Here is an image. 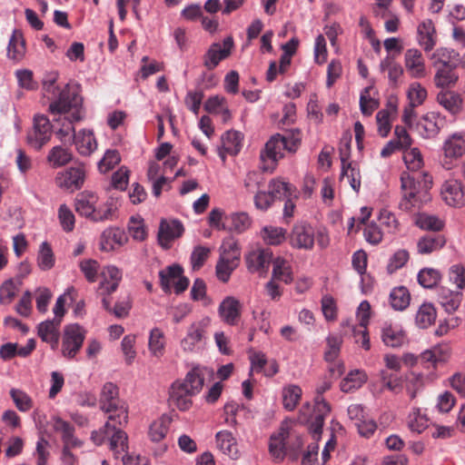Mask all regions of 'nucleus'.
Instances as JSON below:
<instances>
[{"label": "nucleus", "mask_w": 465, "mask_h": 465, "mask_svg": "<svg viewBox=\"0 0 465 465\" xmlns=\"http://www.w3.org/2000/svg\"><path fill=\"white\" fill-rule=\"evenodd\" d=\"M301 141V132L297 129L272 135L260 154L262 169L265 172H272L278 161L283 157V152L295 153Z\"/></svg>", "instance_id": "obj_1"}, {"label": "nucleus", "mask_w": 465, "mask_h": 465, "mask_svg": "<svg viewBox=\"0 0 465 465\" xmlns=\"http://www.w3.org/2000/svg\"><path fill=\"white\" fill-rule=\"evenodd\" d=\"M101 410L108 414V420L123 426L127 423L128 411L124 401L119 398L118 387L113 382H106L101 391L99 399Z\"/></svg>", "instance_id": "obj_2"}, {"label": "nucleus", "mask_w": 465, "mask_h": 465, "mask_svg": "<svg viewBox=\"0 0 465 465\" xmlns=\"http://www.w3.org/2000/svg\"><path fill=\"white\" fill-rule=\"evenodd\" d=\"M75 211L94 222L112 220L115 208L112 203L98 204V196L91 192H83L75 199Z\"/></svg>", "instance_id": "obj_3"}, {"label": "nucleus", "mask_w": 465, "mask_h": 465, "mask_svg": "<svg viewBox=\"0 0 465 465\" xmlns=\"http://www.w3.org/2000/svg\"><path fill=\"white\" fill-rule=\"evenodd\" d=\"M118 423L107 420L104 427L98 430L92 432L91 439L96 445L104 443L105 439L110 440V449L114 452L116 459L126 454L127 450V435L120 428Z\"/></svg>", "instance_id": "obj_4"}, {"label": "nucleus", "mask_w": 465, "mask_h": 465, "mask_svg": "<svg viewBox=\"0 0 465 465\" xmlns=\"http://www.w3.org/2000/svg\"><path fill=\"white\" fill-rule=\"evenodd\" d=\"M420 184L416 182V178L408 173H402L401 175V188L402 191V199L400 203L401 209L410 212L415 208H420L422 204L430 200L426 191L420 189Z\"/></svg>", "instance_id": "obj_5"}, {"label": "nucleus", "mask_w": 465, "mask_h": 465, "mask_svg": "<svg viewBox=\"0 0 465 465\" xmlns=\"http://www.w3.org/2000/svg\"><path fill=\"white\" fill-rule=\"evenodd\" d=\"M81 104L82 98L77 90L66 84L59 93L58 98L49 104V111L54 114H65L72 109H77ZM81 118L79 111L76 110L72 114L70 123L78 122Z\"/></svg>", "instance_id": "obj_6"}, {"label": "nucleus", "mask_w": 465, "mask_h": 465, "mask_svg": "<svg viewBox=\"0 0 465 465\" xmlns=\"http://www.w3.org/2000/svg\"><path fill=\"white\" fill-rule=\"evenodd\" d=\"M441 165L446 170L453 168L455 162L465 154V131L452 133L442 143Z\"/></svg>", "instance_id": "obj_7"}, {"label": "nucleus", "mask_w": 465, "mask_h": 465, "mask_svg": "<svg viewBox=\"0 0 465 465\" xmlns=\"http://www.w3.org/2000/svg\"><path fill=\"white\" fill-rule=\"evenodd\" d=\"M209 318L193 322L187 328L185 336L180 341V347L185 353L195 352L205 341Z\"/></svg>", "instance_id": "obj_8"}, {"label": "nucleus", "mask_w": 465, "mask_h": 465, "mask_svg": "<svg viewBox=\"0 0 465 465\" xmlns=\"http://www.w3.org/2000/svg\"><path fill=\"white\" fill-rule=\"evenodd\" d=\"M52 136V124L44 114H36L34 117L33 127L27 133V143L35 150H40Z\"/></svg>", "instance_id": "obj_9"}, {"label": "nucleus", "mask_w": 465, "mask_h": 465, "mask_svg": "<svg viewBox=\"0 0 465 465\" xmlns=\"http://www.w3.org/2000/svg\"><path fill=\"white\" fill-rule=\"evenodd\" d=\"M288 239L293 249L311 251L314 247L315 231L310 223L299 222L292 226Z\"/></svg>", "instance_id": "obj_10"}, {"label": "nucleus", "mask_w": 465, "mask_h": 465, "mask_svg": "<svg viewBox=\"0 0 465 465\" xmlns=\"http://www.w3.org/2000/svg\"><path fill=\"white\" fill-rule=\"evenodd\" d=\"M233 46L232 36L225 37L223 43L212 44L203 57V65L208 70H213L221 61L230 56Z\"/></svg>", "instance_id": "obj_11"}, {"label": "nucleus", "mask_w": 465, "mask_h": 465, "mask_svg": "<svg viewBox=\"0 0 465 465\" xmlns=\"http://www.w3.org/2000/svg\"><path fill=\"white\" fill-rule=\"evenodd\" d=\"M84 340V331L78 324H71L64 328L62 342V353L73 359L81 349Z\"/></svg>", "instance_id": "obj_12"}, {"label": "nucleus", "mask_w": 465, "mask_h": 465, "mask_svg": "<svg viewBox=\"0 0 465 465\" xmlns=\"http://www.w3.org/2000/svg\"><path fill=\"white\" fill-rule=\"evenodd\" d=\"M55 184L63 189L74 192L82 188L85 181V169L84 165L70 167L59 172L55 176Z\"/></svg>", "instance_id": "obj_13"}, {"label": "nucleus", "mask_w": 465, "mask_h": 465, "mask_svg": "<svg viewBox=\"0 0 465 465\" xmlns=\"http://www.w3.org/2000/svg\"><path fill=\"white\" fill-rule=\"evenodd\" d=\"M443 201L450 206L461 207L465 204V189L459 179L446 180L440 189Z\"/></svg>", "instance_id": "obj_14"}, {"label": "nucleus", "mask_w": 465, "mask_h": 465, "mask_svg": "<svg viewBox=\"0 0 465 465\" xmlns=\"http://www.w3.org/2000/svg\"><path fill=\"white\" fill-rule=\"evenodd\" d=\"M184 228L183 223L178 220L163 219L159 225L157 240L163 249H169L171 242L182 236Z\"/></svg>", "instance_id": "obj_15"}, {"label": "nucleus", "mask_w": 465, "mask_h": 465, "mask_svg": "<svg viewBox=\"0 0 465 465\" xmlns=\"http://www.w3.org/2000/svg\"><path fill=\"white\" fill-rule=\"evenodd\" d=\"M246 266L249 272H267L271 262H273V253L271 249H256L246 255Z\"/></svg>", "instance_id": "obj_16"}, {"label": "nucleus", "mask_w": 465, "mask_h": 465, "mask_svg": "<svg viewBox=\"0 0 465 465\" xmlns=\"http://www.w3.org/2000/svg\"><path fill=\"white\" fill-rule=\"evenodd\" d=\"M290 435L289 423L282 422L279 430L271 436L269 450L274 459L279 460H283L286 455V440Z\"/></svg>", "instance_id": "obj_17"}, {"label": "nucleus", "mask_w": 465, "mask_h": 465, "mask_svg": "<svg viewBox=\"0 0 465 465\" xmlns=\"http://www.w3.org/2000/svg\"><path fill=\"white\" fill-rule=\"evenodd\" d=\"M128 242V237L123 229L109 227L100 236V249L104 252H111L115 246H123Z\"/></svg>", "instance_id": "obj_18"}, {"label": "nucleus", "mask_w": 465, "mask_h": 465, "mask_svg": "<svg viewBox=\"0 0 465 465\" xmlns=\"http://www.w3.org/2000/svg\"><path fill=\"white\" fill-rule=\"evenodd\" d=\"M242 305L234 297H226L219 305V315L229 325H235L241 316Z\"/></svg>", "instance_id": "obj_19"}, {"label": "nucleus", "mask_w": 465, "mask_h": 465, "mask_svg": "<svg viewBox=\"0 0 465 465\" xmlns=\"http://www.w3.org/2000/svg\"><path fill=\"white\" fill-rule=\"evenodd\" d=\"M193 396L194 395L180 384V381H176L171 386L169 401L179 410L187 411L193 404L191 400Z\"/></svg>", "instance_id": "obj_20"}, {"label": "nucleus", "mask_w": 465, "mask_h": 465, "mask_svg": "<svg viewBox=\"0 0 465 465\" xmlns=\"http://www.w3.org/2000/svg\"><path fill=\"white\" fill-rule=\"evenodd\" d=\"M60 323V319H54L43 322L38 325V336L43 341L49 343L53 350L58 346Z\"/></svg>", "instance_id": "obj_21"}, {"label": "nucleus", "mask_w": 465, "mask_h": 465, "mask_svg": "<svg viewBox=\"0 0 465 465\" xmlns=\"http://www.w3.org/2000/svg\"><path fill=\"white\" fill-rule=\"evenodd\" d=\"M404 64L407 72L413 78L425 75V64L421 53L418 49H408L404 54Z\"/></svg>", "instance_id": "obj_22"}, {"label": "nucleus", "mask_w": 465, "mask_h": 465, "mask_svg": "<svg viewBox=\"0 0 465 465\" xmlns=\"http://www.w3.org/2000/svg\"><path fill=\"white\" fill-rule=\"evenodd\" d=\"M381 340L386 346L400 347L405 342L406 334L399 325L385 322L381 328Z\"/></svg>", "instance_id": "obj_23"}, {"label": "nucleus", "mask_w": 465, "mask_h": 465, "mask_svg": "<svg viewBox=\"0 0 465 465\" xmlns=\"http://www.w3.org/2000/svg\"><path fill=\"white\" fill-rule=\"evenodd\" d=\"M438 103L452 115L459 114L462 110L463 100L461 96L451 91H442L437 95Z\"/></svg>", "instance_id": "obj_24"}, {"label": "nucleus", "mask_w": 465, "mask_h": 465, "mask_svg": "<svg viewBox=\"0 0 465 465\" xmlns=\"http://www.w3.org/2000/svg\"><path fill=\"white\" fill-rule=\"evenodd\" d=\"M446 243L445 237L440 234H427L417 242V251L420 254H430L440 250Z\"/></svg>", "instance_id": "obj_25"}, {"label": "nucleus", "mask_w": 465, "mask_h": 465, "mask_svg": "<svg viewBox=\"0 0 465 465\" xmlns=\"http://www.w3.org/2000/svg\"><path fill=\"white\" fill-rule=\"evenodd\" d=\"M74 138L76 149L82 155H90L97 148L96 140L92 131L82 130L77 134H74Z\"/></svg>", "instance_id": "obj_26"}, {"label": "nucleus", "mask_w": 465, "mask_h": 465, "mask_svg": "<svg viewBox=\"0 0 465 465\" xmlns=\"http://www.w3.org/2000/svg\"><path fill=\"white\" fill-rule=\"evenodd\" d=\"M462 293L460 291H451L441 287L438 292V300L447 312H454L460 306Z\"/></svg>", "instance_id": "obj_27"}, {"label": "nucleus", "mask_w": 465, "mask_h": 465, "mask_svg": "<svg viewBox=\"0 0 465 465\" xmlns=\"http://www.w3.org/2000/svg\"><path fill=\"white\" fill-rule=\"evenodd\" d=\"M73 159L70 149L61 145L54 146L46 156V161L52 168H59L69 163Z\"/></svg>", "instance_id": "obj_28"}, {"label": "nucleus", "mask_w": 465, "mask_h": 465, "mask_svg": "<svg viewBox=\"0 0 465 465\" xmlns=\"http://www.w3.org/2000/svg\"><path fill=\"white\" fill-rule=\"evenodd\" d=\"M418 41L425 51L435 45V29L431 20H426L418 26Z\"/></svg>", "instance_id": "obj_29"}, {"label": "nucleus", "mask_w": 465, "mask_h": 465, "mask_svg": "<svg viewBox=\"0 0 465 465\" xmlns=\"http://www.w3.org/2000/svg\"><path fill=\"white\" fill-rule=\"evenodd\" d=\"M397 106L391 102L388 103L385 109L379 111L376 114L378 133L381 137H386L391 129V116L396 114Z\"/></svg>", "instance_id": "obj_30"}, {"label": "nucleus", "mask_w": 465, "mask_h": 465, "mask_svg": "<svg viewBox=\"0 0 465 465\" xmlns=\"http://www.w3.org/2000/svg\"><path fill=\"white\" fill-rule=\"evenodd\" d=\"M204 382V376L203 370L199 367L193 368L185 376L183 381H180L184 389H187L193 395L198 394Z\"/></svg>", "instance_id": "obj_31"}, {"label": "nucleus", "mask_w": 465, "mask_h": 465, "mask_svg": "<svg viewBox=\"0 0 465 465\" xmlns=\"http://www.w3.org/2000/svg\"><path fill=\"white\" fill-rule=\"evenodd\" d=\"M368 380L365 371L354 370L350 371L341 382V390L343 392H351L361 388Z\"/></svg>", "instance_id": "obj_32"}, {"label": "nucleus", "mask_w": 465, "mask_h": 465, "mask_svg": "<svg viewBox=\"0 0 465 465\" xmlns=\"http://www.w3.org/2000/svg\"><path fill=\"white\" fill-rule=\"evenodd\" d=\"M228 228L226 231L241 233L246 231L252 223V220L246 213H234L225 216Z\"/></svg>", "instance_id": "obj_33"}, {"label": "nucleus", "mask_w": 465, "mask_h": 465, "mask_svg": "<svg viewBox=\"0 0 465 465\" xmlns=\"http://www.w3.org/2000/svg\"><path fill=\"white\" fill-rule=\"evenodd\" d=\"M302 391L296 384H288L282 388V405L285 410L292 411L298 405L302 398Z\"/></svg>", "instance_id": "obj_34"}, {"label": "nucleus", "mask_w": 465, "mask_h": 465, "mask_svg": "<svg viewBox=\"0 0 465 465\" xmlns=\"http://www.w3.org/2000/svg\"><path fill=\"white\" fill-rule=\"evenodd\" d=\"M216 442L218 448L232 459H236L238 449L235 439L232 434L227 430L219 431L216 434Z\"/></svg>", "instance_id": "obj_35"}, {"label": "nucleus", "mask_w": 465, "mask_h": 465, "mask_svg": "<svg viewBox=\"0 0 465 465\" xmlns=\"http://www.w3.org/2000/svg\"><path fill=\"white\" fill-rule=\"evenodd\" d=\"M434 66L457 67L460 64V55L452 49L439 48L433 54Z\"/></svg>", "instance_id": "obj_36"}, {"label": "nucleus", "mask_w": 465, "mask_h": 465, "mask_svg": "<svg viewBox=\"0 0 465 465\" xmlns=\"http://www.w3.org/2000/svg\"><path fill=\"white\" fill-rule=\"evenodd\" d=\"M272 279L291 283L293 280L292 267L289 262L282 258L276 257L272 262Z\"/></svg>", "instance_id": "obj_37"}, {"label": "nucleus", "mask_w": 465, "mask_h": 465, "mask_svg": "<svg viewBox=\"0 0 465 465\" xmlns=\"http://www.w3.org/2000/svg\"><path fill=\"white\" fill-rule=\"evenodd\" d=\"M183 269L179 264H172L159 272L160 283L163 291L166 293L171 292V282L183 274Z\"/></svg>", "instance_id": "obj_38"}, {"label": "nucleus", "mask_w": 465, "mask_h": 465, "mask_svg": "<svg viewBox=\"0 0 465 465\" xmlns=\"http://www.w3.org/2000/svg\"><path fill=\"white\" fill-rule=\"evenodd\" d=\"M148 348L151 354L154 357L163 355L165 348V336L160 328H153L150 331Z\"/></svg>", "instance_id": "obj_39"}, {"label": "nucleus", "mask_w": 465, "mask_h": 465, "mask_svg": "<svg viewBox=\"0 0 465 465\" xmlns=\"http://www.w3.org/2000/svg\"><path fill=\"white\" fill-rule=\"evenodd\" d=\"M243 135L238 131H228L222 136L223 148L230 154H237L242 143Z\"/></svg>", "instance_id": "obj_40"}, {"label": "nucleus", "mask_w": 465, "mask_h": 465, "mask_svg": "<svg viewBox=\"0 0 465 465\" xmlns=\"http://www.w3.org/2000/svg\"><path fill=\"white\" fill-rule=\"evenodd\" d=\"M437 317L436 309L431 303H423L420 306L416 314V324L426 329L435 322Z\"/></svg>", "instance_id": "obj_41"}, {"label": "nucleus", "mask_w": 465, "mask_h": 465, "mask_svg": "<svg viewBox=\"0 0 465 465\" xmlns=\"http://www.w3.org/2000/svg\"><path fill=\"white\" fill-rule=\"evenodd\" d=\"M25 53V41L22 34L19 31L15 30L9 40L7 47L8 57L19 61L23 58Z\"/></svg>", "instance_id": "obj_42"}, {"label": "nucleus", "mask_w": 465, "mask_h": 465, "mask_svg": "<svg viewBox=\"0 0 465 465\" xmlns=\"http://www.w3.org/2000/svg\"><path fill=\"white\" fill-rule=\"evenodd\" d=\"M54 429L62 433L64 445L80 446L81 442L74 437V427L61 418L54 420Z\"/></svg>", "instance_id": "obj_43"}, {"label": "nucleus", "mask_w": 465, "mask_h": 465, "mask_svg": "<svg viewBox=\"0 0 465 465\" xmlns=\"http://www.w3.org/2000/svg\"><path fill=\"white\" fill-rule=\"evenodd\" d=\"M415 224L422 230L433 232H439L444 226L443 221L439 217L426 213L417 214L415 218Z\"/></svg>", "instance_id": "obj_44"}, {"label": "nucleus", "mask_w": 465, "mask_h": 465, "mask_svg": "<svg viewBox=\"0 0 465 465\" xmlns=\"http://www.w3.org/2000/svg\"><path fill=\"white\" fill-rule=\"evenodd\" d=\"M367 325L368 324L359 323L358 325L354 326L351 324L350 320H346L341 322L342 327L348 326L351 329L355 342L361 344V346L366 351L370 350L371 348Z\"/></svg>", "instance_id": "obj_45"}, {"label": "nucleus", "mask_w": 465, "mask_h": 465, "mask_svg": "<svg viewBox=\"0 0 465 465\" xmlns=\"http://www.w3.org/2000/svg\"><path fill=\"white\" fill-rule=\"evenodd\" d=\"M418 128L424 138H433L440 130L437 117L433 114L424 115L419 122Z\"/></svg>", "instance_id": "obj_46"}, {"label": "nucleus", "mask_w": 465, "mask_h": 465, "mask_svg": "<svg viewBox=\"0 0 465 465\" xmlns=\"http://www.w3.org/2000/svg\"><path fill=\"white\" fill-rule=\"evenodd\" d=\"M411 296L404 286L394 288L390 294L391 305L394 310L402 311L410 304Z\"/></svg>", "instance_id": "obj_47"}, {"label": "nucleus", "mask_w": 465, "mask_h": 465, "mask_svg": "<svg viewBox=\"0 0 465 465\" xmlns=\"http://www.w3.org/2000/svg\"><path fill=\"white\" fill-rule=\"evenodd\" d=\"M171 419L168 416H162L154 420L149 429V437L153 441L158 442L162 440L169 430Z\"/></svg>", "instance_id": "obj_48"}, {"label": "nucleus", "mask_w": 465, "mask_h": 465, "mask_svg": "<svg viewBox=\"0 0 465 465\" xmlns=\"http://www.w3.org/2000/svg\"><path fill=\"white\" fill-rule=\"evenodd\" d=\"M380 69L381 72L388 71V77L391 84L396 85L403 74L402 66L396 63L393 58L387 56L381 61Z\"/></svg>", "instance_id": "obj_49"}, {"label": "nucleus", "mask_w": 465, "mask_h": 465, "mask_svg": "<svg viewBox=\"0 0 465 465\" xmlns=\"http://www.w3.org/2000/svg\"><path fill=\"white\" fill-rule=\"evenodd\" d=\"M437 73L434 77L435 84L438 87H447L453 84L458 79V75L455 74L454 69L456 67L450 66H436Z\"/></svg>", "instance_id": "obj_50"}, {"label": "nucleus", "mask_w": 465, "mask_h": 465, "mask_svg": "<svg viewBox=\"0 0 465 465\" xmlns=\"http://www.w3.org/2000/svg\"><path fill=\"white\" fill-rule=\"evenodd\" d=\"M418 282L426 289H432L441 280V274L433 268H423L418 273Z\"/></svg>", "instance_id": "obj_51"}, {"label": "nucleus", "mask_w": 465, "mask_h": 465, "mask_svg": "<svg viewBox=\"0 0 465 465\" xmlns=\"http://www.w3.org/2000/svg\"><path fill=\"white\" fill-rule=\"evenodd\" d=\"M262 237L271 245H279L286 239V230L282 227L265 226L262 230Z\"/></svg>", "instance_id": "obj_52"}, {"label": "nucleus", "mask_w": 465, "mask_h": 465, "mask_svg": "<svg viewBox=\"0 0 465 465\" xmlns=\"http://www.w3.org/2000/svg\"><path fill=\"white\" fill-rule=\"evenodd\" d=\"M37 263L41 270L48 271L54 265V256L51 246L46 242H42L37 257Z\"/></svg>", "instance_id": "obj_53"}, {"label": "nucleus", "mask_w": 465, "mask_h": 465, "mask_svg": "<svg viewBox=\"0 0 465 465\" xmlns=\"http://www.w3.org/2000/svg\"><path fill=\"white\" fill-rule=\"evenodd\" d=\"M128 232L135 241L143 242L147 237L143 219L140 216H132L128 223Z\"/></svg>", "instance_id": "obj_54"}, {"label": "nucleus", "mask_w": 465, "mask_h": 465, "mask_svg": "<svg viewBox=\"0 0 465 465\" xmlns=\"http://www.w3.org/2000/svg\"><path fill=\"white\" fill-rule=\"evenodd\" d=\"M403 161L411 172L420 170L423 165V159L420 150L416 147L404 150Z\"/></svg>", "instance_id": "obj_55"}, {"label": "nucleus", "mask_w": 465, "mask_h": 465, "mask_svg": "<svg viewBox=\"0 0 465 465\" xmlns=\"http://www.w3.org/2000/svg\"><path fill=\"white\" fill-rule=\"evenodd\" d=\"M346 173H343V166H341V177H347L351 187L355 191L359 192L361 188V173L359 166L356 163H348L345 165Z\"/></svg>", "instance_id": "obj_56"}, {"label": "nucleus", "mask_w": 465, "mask_h": 465, "mask_svg": "<svg viewBox=\"0 0 465 465\" xmlns=\"http://www.w3.org/2000/svg\"><path fill=\"white\" fill-rule=\"evenodd\" d=\"M408 427L413 432L421 433L428 427L426 415L420 409H413L408 417Z\"/></svg>", "instance_id": "obj_57"}, {"label": "nucleus", "mask_w": 465, "mask_h": 465, "mask_svg": "<svg viewBox=\"0 0 465 465\" xmlns=\"http://www.w3.org/2000/svg\"><path fill=\"white\" fill-rule=\"evenodd\" d=\"M326 342L327 348L324 352V359L326 361L334 362L340 354L342 338L337 335H329Z\"/></svg>", "instance_id": "obj_58"}, {"label": "nucleus", "mask_w": 465, "mask_h": 465, "mask_svg": "<svg viewBox=\"0 0 465 465\" xmlns=\"http://www.w3.org/2000/svg\"><path fill=\"white\" fill-rule=\"evenodd\" d=\"M10 396L15 407L22 412L28 411L33 407L31 397L21 390L11 389Z\"/></svg>", "instance_id": "obj_59"}, {"label": "nucleus", "mask_w": 465, "mask_h": 465, "mask_svg": "<svg viewBox=\"0 0 465 465\" xmlns=\"http://www.w3.org/2000/svg\"><path fill=\"white\" fill-rule=\"evenodd\" d=\"M58 219L64 231L72 232L74 228L75 217L66 204H61L58 209Z\"/></svg>", "instance_id": "obj_60"}, {"label": "nucleus", "mask_w": 465, "mask_h": 465, "mask_svg": "<svg viewBox=\"0 0 465 465\" xmlns=\"http://www.w3.org/2000/svg\"><path fill=\"white\" fill-rule=\"evenodd\" d=\"M291 191V184L280 180H272L269 184V193L273 200L289 197L292 194Z\"/></svg>", "instance_id": "obj_61"}, {"label": "nucleus", "mask_w": 465, "mask_h": 465, "mask_svg": "<svg viewBox=\"0 0 465 465\" xmlns=\"http://www.w3.org/2000/svg\"><path fill=\"white\" fill-rule=\"evenodd\" d=\"M99 263L94 259H85L79 262V268L89 282H94L97 280Z\"/></svg>", "instance_id": "obj_62"}, {"label": "nucleus", "mask_w": 465, "mask_h": 465, "mask_svg": "<svg viewBox=\"0 0 465 465\" xmlns=\"http://www.w3.org/2000/svg\"><path fill=\"white\" fill-rule=\"evenodd\" d=\"M379 221L389 233H395L400 231V223L395 214L386 209L380 212Z\"/></svg>", "instance_id": "obj_63"}, {"label": "nucleus", "mask_w": 465, "mask_h": 465, "mask_svg": "<svg viewBox=\"0 0 465 465\" xmlns=\"http://www.w3.org/2000/svg\"><path fill=\"white\" fill-rule=\"evenodd\" d=\"M449 280L458 291L465 288V268L460 264H454L450 268Z\"/></svg>", "instance_id": "obj_64"}]
</instances>
